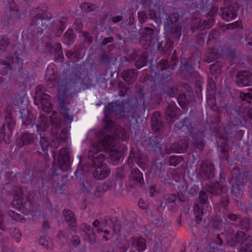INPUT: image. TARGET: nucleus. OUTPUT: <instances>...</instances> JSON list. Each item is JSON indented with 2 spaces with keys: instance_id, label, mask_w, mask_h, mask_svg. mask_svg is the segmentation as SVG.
Listing matches in <instances>:
<instances>
[{
  "instance_id": "f257e3e1",
  "label": "nucleus",
  "mask_w": 252,
  "mask_h": 252,
  "mask_svg": "<svg viewBox=\"0 0 252 252\" xmlns=\"http://www.w3.org/2000/svg\"><path fill=\"white\" fill-rule=\"evenodd\" d=\"M137 105L135 102L131 100L111 102L105 106L106 112L103 119L104 128L111 132L115 126V123L109 118V114L121 117H134L136 111Z\"/></svg>"
},
{
  "instance_id": "f03ea898",
  "label": "nucleus",
  "mask_w": 252,
  "mask_h": 252,
  "mask_svg": "<svg viewBox=\"0 0 252 252\" xmlns=\"http://www.w3.org/2000/svg\"><path fill=\"white\" fill-rule=\"evenodd\" d=\"M127 163L130 168L129 179L140 187L145 185L143 172L148 164L146 156L140 150L131 148Z\"/></svg>"
},
{
  "instance_id": "7ed1b4c3",
  "label": "nucleus",
  "mask_w": 252,
  "mask_h": 252,
  "mask_svg": "<svg viewBox=\"0 0 252 252\" xmlns=\"http://www.w3.org/2000/svg\"><path fill=\"white\" fill-rule=\"evenodd\" d=\"M115 140L111 135H106L102 141L94 142L90 146L88 154V163L92 168L105 164L106 152L110 151L114 145Z\"/></svg>"
},
{
  "instance_id": "20e7f679",
  "label": "nucleus",
  "mask_w": 252,
  "mask_h": 252,
  "mask_svg": "<svg viewBox=\"0 0 252 252\" xmlns=\"http://www.w3.org/2000/svg\"><path fill=\"white\" fill-rule=\"evenodd\" d=\"M161 10L162 15L165 16V20L163 24L165 32L179 40L182 35V30L179 14L174 12L168 15L164 7L159 6L157 8L158 12Z\"/></svg>"
},
{
  "instance_id": "39448f33",
  "label": "nucleus",
  "mask_w": 252,
  "mask_h": 252,
  "mask_svg": "<svg viewBox=\"0 0 252 252\" xmlns=\"http://www.w3.org/2000/svg\"><path fill=\"white\" fill-rule=\"evenodd\" d=\"M53 155L54 160H58V163L54 164L51 168L53 175H59L63 171H67L70 169V154L66 149L60 150L58 154L54 152Z\"/></svg>"
},
{
  "instance_id": "423d86ee",
  "label": "nucleus",
  "mask_w": 252,
  "mask_h": 252,
  "mask_svg": "<svg viewBox=\"0 0 252 252\" xmlns=\"http://www.w3.org/2000/svg\"><path fill=\"white\" fill-rule=\"evenodd\" d=\"M68 90L64 86L58 87V104L60 112L65 121L71 123L73 120L72 115L69 114V109L67 105L70 103V98L67 94Z\"/></svg>"
},
{
  "instance_id": "0eeeda50",
  "label": "nucleus",
  "mask_w": 252,
  "mask_h": 252,
  "mask_svg": "<svg viewBox=\"0 0 252 252\" xmlns=\"http://www.w3.org/2000/svg\"><path fill=\"white\" fill-rule=\"evenodd\" d=\"M148 52L143 49L134 50L129 55V57L126 58L127 62L135 61V66L137 69H140L145 66L148 63L151 64L154 60L152 56L148 57Z\"/></svg>"
},
{
  "instance_id": "6e6552de",
  "label": "nucleus",
  "mask_w": 252,
  "mask_h": 252,
  "mask_svg": "<svg viewBox=\"0 0 252 252\" xmlns=\"http://www.w3.org/2000/svg\"><path fill=\"white\" fill-rule=\"evenodd\" d=\"M5 120V123L0 128V143L3 141L5 144H9L11 141L13 129L15 125L11 112L7 113Z\"/></svg>"
},
{
  "instance_id": "1a4fd4ad",
  "label": "nucleus",
  "mask_w": 252,
  "mask_h": 252,
  "mask_svg": "<svg viewBox=\"0 0 252 252\" xmlns=\"http://www.w3.org/2000/svg\"><path fill=\"white\" fill-rule=\"evenodd\" d=\"M177 130L185 137L191 135L198 130V123L190 115L175 125Z\"/></svg>"
},
{
  "instance_id": "9d476101",
  "label": "nucleus",
  "mask_w": 252,
  "mask_h": 252,
  "mask_svg": "<svg viewBox=\"0 0 252 252\" xmlns=\"http://www.w3.org/2000/svg\"><path fill=\"white\" fill-rule=\"evenodd\" d=\"M217 94L207 93L206 102L207 105L210 109L215 112L216 114L214 116L215 122L213 123L209 122L210 128L214 131H218L219 128V122L220 121V111L219 107L216 105V96Z\"/></svg>"
},
{
  "instance_id": "9b49d317",
  "label": "nucleus",
  "mask_w": 252,
  "mask_h": 252,
  "mask_svg": "<svg viewBox=\"0 0 252 252\" xmlns=\"http://www.w3.org/2000/svg\"><path fill=\"white\" fill-rule=\"evenodd\" d=\"M52 17V14L50 12L43 10L32 17L30 25L35 26L42 31L43 28L47 26V22L50 21Z\"/></svg>"
},
{
  "instance_id": "f8f14e48",
  "label": "nucleus",
  "mask_w": 252,
  "mask_h": 252,
  "mask_svg": "<svg viewBox=\"0 0 252 252\" xmlns=\"http://www.w3.org/2000/svg\"><path fill=\"white\" fill-rule=\"evenodd\" d=\"M247 234L243 231L238 230L235 233L234 230L229 228L225 230V236L228 244L231 247H235L237 244L241 243L242 240L245 238Z\"/></svg>"
},
{
  "instance_id": "ddd939ff",
  "label": "nucleus",
  "mask_w": 252,
  "mask_h": 252,
  "mask_svg": "<svg viewBox=\"0 0 252 252\" xmlns=\"http://www.w3.org/2000/svg\"><path fill=\"white\" fill-rule=\"evenodd\" d=\"M199 203L195 204L194 207V212L196 218V222L200 223L202 220L204 214L203 205L208 203V196L206 192L201 191L199 195Z\"/></svg>"
},
{
  "instance_id": "4468645a",
  "label": "nucleus",
  "mask_w": 252,
  "mask_h": 252,
  "mask_svg": "<svg viewBox=\"0 0 252 252\" xmlns=\"http://www.w3.org/2000/svg\"><path fill=\"white\" fill-rule=\"evenodd\" d=\"M214 165L209 161H202L200 166L199 174L200 178L203 181L210 180L215 176Z\"/></svg>"
},
{
  "instance_id": "2eb2a0df",
  "label": "nucleus",
  "mask_w": 252,
  "mask_h": 252,
  "mask_svg": "<svg viewBox=\"0 0 252 252\" xmlns=\"http://www.w3.org/2000/svg\"><path fill=\"white\" fill-rule=\"evenodd\" d=\"M154 31L152 28L146 27L139 32L140 35L139 43L144 49H148L151 47Z\"/></svg>"
},
{
  "instance_id": "dca6fc26",
  "label": "nucleus",
  "mask_w": 252,
  "mask_h": 252,
  "mask_svg": "<svg viewBox=\"0 0 252 252\" xmlns=\"http://www.w3.org/2000/svg\"><path fill=\"white\" fill-rule=\"evenodd\" d=\"M174 48V42L171 38L168 37L164 40L158 42L157 49L159 54L165 57L168 56L171 53Z\"/></svg>"
},
{
  "instance_id": "f3484780",
  "label": "nucleus",
  "mask_w": 252,
  "mask_h": 252,
  "mask_svg": "<svg viewBox=\"0 0 252 252\" xmlns=\"http://www.w3.org/2000/svg\"><path fill=\"white\" fill-rule=\"evenodd\" d=\"M51 133L52 137V146L56 149L59 146L61 142L66 140L67 137L68 130L65 128L60 130H56L55 129H51Z\"/></svg>"
},
{
  "instance_id": "a211bd4d",
  "label": "nucleus",
  "mask_w": 252,
  "mask_h": 252,
  "mask_svg": "<svg viewBox=\"0 0 252 252\" xmlns=\"http://www.w3.org/2000/svg\"><path fill=\"white\" fill-rule=\"evenodd\" d=\"M236 84L240 87H247L252 85V75L248 70L241 71L236 76Z\"/></svg>"
},
{
  "instance_id": "6ab92c4d",
  "label": "nucleus",
  "mask_w": 252,
  "mask_h": 252,
  "mask_svg": "<svg viewBox=\"0 0 252 252\" xmlns=\"http://www.w3.org/2000/svg\"><path fill=\"white\" fill-rule=\"evenodd\" d=\"M151 126L153 130L156 133H161L164 127L163 118L159 112H155L151 119Z\"/></svg>"
},
{
  "instance_id": "aec40b11",
  "label": "nucleus",
  "mask_w": 252,
  "mask_h": 252,
  "mask_svg": "<svg viewBox=\"0 0 252 252\" xmlns=\"http://www.w3.org/2000/svg\"><path fill=\"white\" fill-rule=\"evenodd\" d=\"M34 103L36 105L41 104L42 110L47 114L52 110L53 105L51 103L50 96L46 93L41 94L38 99L37 96L34 97Z\"/></svg>"
},
{
  "instance_id": "412c9836",
  "label": "nucleus",
  "mask_w": 252,
  "mask_h": 252,
  "mask_svg": "<svg viewBox=\"0 0 252 252\" xmlns=\"http://www.w3.org/2000/svg\"><path fill=\"white\" fill-rule=\"evenodd\" d=\"M239 9V6L237 3H234L228 7L222 8L221 9L222 18L227 21L232 20L237 16Z\"/></svg>"
},
{
  "instance_id": "4be33fe9",
  "label": "nucleus",
  "mask_w": 252,
  "mask_h": 252,
  "mask_svg": "<svg viewBox=\"0 0 252 252\" xmlns=\"http://www.w3.org/2000/svg\"><path fill=\"white\" fill-rule=\"evenodd\" d=\"M92 171L93 177L96 180H103L107 178L110 174V169L105 163L94 167Z\"/></svg>"
},
{
  "instance_id": "5701e85b",
  "label": "nucleus",
  "mask_w": 252,
  "mask_h": 252,
  "mask_svg": "<svg viewBox=\"0 0 252 252\" xmlns=\"http://www.w3.org/2000/svg\"><path fill=\"white\" fill-rule=\"evenodd\" d=\"M146 142V147L148 151L153 152H161L162 149L159 137L153 134L148 137Z\"/></svg>"
},
{
  "instance_id": "b1692460",
  "label": "nucleus",
  "mask_w": 252,
  "mask_h": 252,
  "mask_svg": "<svg viewBox=\"0 0 252 252\" xmlns=\"http://www.w3.org/2000/svg\"><path fill=\"white\" fill-rule=\"evenodd\" d=\"M180 109L175 103L168 105L165 109V118L167 122L169 124L173 123Z\"/></svg>"
},
{
  "instance_id": "393cba45",
  "label": "nucleus",
  "mask_w": 252,
  "mask_h": 252,
  "mask_svg": "<svg viewBox=\"0 0 252 252\" xmlns=\"http://www.w3.org/2000/svg\"><path fill=\"white\" fill-rule=\"evenodd\" d=\"M232 176L234 183L244 185L249 176V173L238 167H235L232 171Z\"/></svg>"
},
{
  "instance_id": "a878e982",
  "label": "nucleus",
  "mask_w": 252,
  "mask_h": 252,
  "mask_svg": "<svg viewBox=\"0 0 252 252\" xmlns=\"http://www.w3.org/2000/svg\"><path fill=\"white\" fill-rule=\"evenodd\" d=\"M190 136L193 139L194 146L197 149L202 150L206 145L204 132L200 130H198L196 132L192 133Z\"/></svg>"
},
{
  "instance_id": "bb28decb",
  "label": "nucleus",
  "mask_w": 252,
  "mask_h": 252,
  "mask_svg": "<svg viewBox=\"0 0 252 252\" xmlns=\"http://www.w3.org/2000/svg\"><path fill=\"white\" fill-rule=\"evenodd\" d=\"M207 190L213 195H220L222 193H227L228 189L219 181H216L208 186Z\"/></svg>"
},
{
  "instance_id": "cd10ccee",
  "label": "nucleus",
  "mask_w": 252,
  "mask_h": 252,
  "mask_svg": "<svg viewBox=\"0 0 252 252\" xmlns=\"http://www.w3.org/2000/svg\"><path fill=\"white\" fill-rule=\"evenodd\" d=\"M189 147V142L187 139H182L172 143L173 149L176 153H182L187 152Z\"/></svg>"
},
{
  "instance_id": "c85d7f7f",
  "label": "nucleus",
  "mask_w": 252,
  "mask_h": 252,
  "mask_svg": "<svg viewBox=\"0 0 252 252\" xmlns=\"http://www.w3.org/2000/svg\"><path fill=\"white\" fill-rule=\"evenodd\" d=\"M21 122L22 125L29 126L32 123L33 115L32 112L28 109H23L20 111Z\"/></svg>"
},
{
  "instance_id": "c756f323",
  "label": "nucleus",
  "mask_w": 252,
  "mask_h": 252,
  "mask_svg": "<svg viewBox=\"0 0 252 252\" xmlns=\"http://www.w3.org/2000/svg\"><path fill=\"white\" fill-rule=\"evenodd\" d=\"M178 103L180 106L183 109H185L190 104L195 102V97H192V99L185 94H181L177 97Z\"/></svg>"
},
{
  "instance_id": "7c9ffc66",
  "label": "nucleus",
  "mask_w": 252,
  "mask_h": 252,
  "mask_svg": "<svg viewBox=\"0 0 252 252\" xmlns=\"http://www.w3.org/2000/svg\"><path fill=\"white\" fill-rule=\"evenodd\" d=\"M37 138L29 132L21 134L17 140L18 145L22 146L34 143Z\"/></svg>"
},
{
  "instance_id": "2f4dec72",
  "label": "nucleus",
  "mask_w": 252,
  "mask_h": 252,
  "mask_svg": "<svg viewBox=\"0 0 252 252\" xmlns=\"http://www.w3.org/2000/svg\"><path fill=\"white\" fill-rule=\"evenodd\" d=\"M131 246L135 248L138 252H141L146 249V240L141 237H132L131 238Z\"/></svg>"
},
{
  "instance_id": "473e14b6",
  "label": "nucleus",
  "mask_w": 252,
  "mask_h": 252,
  "mask_svg": "<svg viewBox=\"0 0 252 252\" xmlns=\"http://www.w3.org/2000/svg\"><path fill=\"white\" fill-rule=\"evenodd\" d=\"M123 79L128 84H130L134 82L137 77V70L133 68L124 70L121 74Z\"/></svg>"
},
{
  "instance_id": "72a5a7b5",
  "label": "nucleus",
  "mask_w": 252,
  "mask_h": 252,
  "mask_svg": "<svg viewBox=\"0 0 252 252\" xmlns=\"http://www.w3.org/2000/svg\"><path fill=\"white\" fill-rule=\"evenodd\" d=\"M67 18L65 15L60 16L58 21L55 22L56 24L55 34L60 36L65 29V25L67 23Z\"/></svg>"
},
{
  "instance_id": "f704fd0d",
  "label": "nucleus",
  "mask_w": 252,
  "mask_h": 252,
  "mask_svg": "<svg viewBox=\"0 0 252 252\" xmlns=\"http://www.w3.org/2000/svg\"><path fill=\"white\" fill-rule=\"evenodd\" d=\"M252 246V236L246 235L238 248V252H248Z\"/></svg>"
},
{
  "instance_id": "c9c22d12",
  "label": "nucleus",
  "mask_w": 252,
  "mask_h": 252,
  "mask_svg": "<svg viewBox=\"0 0 252 252\" xmlns=\"http://www.w3.org/2000/svg\"><path fill=\"white\" fill-rule=\"evenodd\" d=\"M244 185L233 183L230 188L231 193L233 195L237 200L242 197Z\"/></svg>"
},
{
  "instance_id": "e433bc0d",
  "label": "nucleus",
  "mask_w": 252,
  "mask_h": 252,
  "mask_svg": "<svg viewBox=\"0 0 252 252\" xmlns=\"http://www.w3.org/2000/svg\"><path fill=\"white\" fill-rule=\"evenodd\" d=\"M63 215L65 220L68 223V225L71 227H74L76 226V220L74 217L73 212L69 209H64L63 211Z\"/></svg>"
},
{
  "instance_id": "4c0bfd02",
  "label": "nucleus",
  "mask_w": 252,
  "mask_h": 252,
  "mask_svg": "<svg viewBox=\"0 0 252 252\" xmlns=\"http://www.w3.org/2000/svg\"><path fill=\"white\" fill-rule=\"evenodd\" d=\"M161 10L159 11L158 13L157 12L158 14L155 10L151 8H149L147 11V16L148 19L153 20L157 24H159L161 23V15H162V13H161Z\"/></svg>"
},
{
  "instance_id": "58836bf2",
  "label": "nucleus",
  "mask_w": 252,
  "mask_h": 252,
  "mask_svg": "<svg viewBox=\"0 0 252 252\" xmlns=\"http://www.w3.org/2000/svg\"><path fill=\"white\" fill-rule=\"evenodd\" d=\"M163 94L170 97L176 96L178 93V88L176 85L164 86L162 89Z\"/></svg>"
},
{
  "instance_id": "ea45409f",
  "label": "nucleus",
  "mask_w": 252,
  "mask_h": 252,
  "mask_svg": "<svg viewBox=\"0 0 252 252\" xmlns=\"http://www.w3.org/2000/svg\"><path fill=\"white\" fill-rule=\"evenodd\" d=\"M106 154L109 155L108 159L109 162L112 163L113 164H117L119 161L120 160V158L123 156V153L120 151H110V152Z\"/></svg>"
},
{
  "instance_id": "a19ab883",
  "label": "nucleus",
  "mask_w": 252,
  "mask_h": 252,
  "mask_svg": "<svg viewBox=\"0 0 252 252\" xmlns=\"http://www.w3.org/2000/svg\"><path fill=\"white\" fill-rule=\"evenodd\" d=\"M115 136L119 139L126 141L129 139V134L122 127H117L115 130Z\"/></svg>"
},
{
  "instance_id": "79ce46f5",
  "label": "nucleus",
  "mask_w": 252,
  "mask_h": 252,
  "mask_svg": "<svg viewBox=\"0 0 252 252\" xmlns=\"http://www.w3.org/2000/svg\"><path fill=\"white\" fill-rule=\"evenodd\" d=\"M75 37V34L73 30L69 29L64 34L63 42L66 45H71L74 42Z\"/></svg>"
},
{
  "instance_id": "37998d69",
  "label": "nucleus",
  "mask_w": 252,
  "mask_h": 252,
  "mask_svg": "<svg viewBox=\"0 0 252 252\" xmlns=\"http://www.w3.org/2000/svg\"><path fill=\"white\" fill-rule=\"evenodd\" d=\"M46 47L51 54H56L58 53L62 55V46L59 43H55L54 45L50 43L46 44Z\"/></svg>"
},
{
  "instance_id": "c03bdc74",
  "label": "nucleus",
  "mask_w": 252,
  "mask_h": 252,
  "mask_svg": "<svg viewBox=\"0 0 252 252\" xmlns=\"http://www.w3.org/2000/svg\"><path fill=\"white\" fill-rule=\"evenodd\" d=\"M81 76V69L80 68H75L70 75L71 81H72L74 84L78 83L82 78Z\"/></svg>"
},
{
  "instance_id": "a18cd8bd",
  "label": "nucleus",
  "mask_w": 252,
  "mask_h": 252,
  "mask_svg": "<svg viewBox=\"0 0 252 252\" xmlns=\"http://www.w3.org/2000/svg\"><path fill=\"white\" fill-rule=\"evenodd\" d=\"M214 78L208 77L207 81V93L216 94V83Z\"/></svg>"
},
{
  "instance_id": "49530a36",
  "label": "nucleus",
  "mask_w": 252,
  "mask_h": 252,
  "mask_svg": "<svg viewBox=\"0 0 252 252\" xmlns=\"http://www.w3.org/2000/svg\"><path fill=\"white\" fill-rule=\"evenodd\" d=\"M176 196L178 200L182 203H189V196L187 194V189L183 190H180L177 193Z\"/></svg>"
},
{
  "instance_id": "de8ad7c7",
  "label": "nucleus",
  "mask_w": 252,
  "mask_h": 252,
  "mask_svg": "<svg viewBox=\"0 0 252 252\" xmlns=\"http://www.w3.org/2000/svg\"><path fill=\"white\" fill-rule=\"evenodd\" d=\"M99 58V63L101 64V65H104L106 66H108L110 65L112 60V57L105 53H103L100 55Z\"/></svg>"
},
{
  "instance_id": "09e8293b",
  "label": "nucleus",
  "mask_w": 252,
  "mask_h": 252,
  "mask_svg": "<svg viewBox=\"0 0 252 252\" xmlns=\"http://www.w3.org/2000/svg\"><path fill=\"white\" fill-rule=\"evenodd\" d=\"M241 228L245 231H248L250 228V219L248 217H240L239 219Z\"/></svg>"
},
{
  "instance_id": "8fccbe9b",
  "label": "nucleus",
  "mask_w": 252,
  "mask_h": 252,
  "mask_svg": "<svg viewBox=\"0 0 252 252\" xmlns=\"http://www.w3.org/2000/svg\"><path fill=\"white\" fill-rule=\"evenodd\" d=\"M127 14L128 16V19L123 21L121 23V27L123 28H126L128 26H131L134 22L133 13L130 11H127Z\"/></svg>"
},
{
  "instance_id": "3c124183",
  "label": "nucleus",
  "mask_w": 252,
  "mask_h": 252,
  "mask_svg": "<svg viewBox=\"0 0 252 252\" xmlns=\"http://www.w3.org/2000/svg\"><path fill=\"white\" fill-rule=\"evenodd\" d=\"M36 32L34 30L29 28L23 32L22 35L23 38L31 40L36 37Z\"/></svg>"
},
{
  "instance_id": "603ef678",
  "label": "nucleus",
  "mask_w": 252,
  "mask_h": 252,
  "mask_svg": "<svg viewBox=\"0 0 252 252\" xmlns=\"http://www.w3.org/2000/svg\"><path fill=\"white\" fill-rule=\"evenodd\" d=\"M212 225L213 228L215 230L220 229L223 224L222 219L219 216L214 217L212 220Z\"/></svg>"
},
{
  "instance_id": "864d4df0",
  "label": "nucleus",
  "mask_w": 252,
  "mask_h": 252,
  "mask_svg": "<svg viewBox=\"0 0 252 252\" xmlns=\"http://www.w3.org/2000/svg\"><path fill=\"white\" fill-rule=\"evenodd\" d=\"M210 72L212 76L210 77L214 78L215 80H217L218 77V74L220 73V68L218 64H212L209 67Z\"/></svg>"
},
{
  "instance_id": "5fc2aeb1",
  "label": "nucleus",
  "mask_w": 252,
  "mask_h": 252,
  "mask_svg": "<svg viewBox=\"0 0 252 252\" xmlns=\"http://www.w3.org/2000/svg\"><path fill=\"white\" fill-rule=\"evenodd\" d=\"M218 57V54L216 52L209 50L205 54V60L207 63H211L217 59Z\"/></svg>"
},
{
  "instance_id": "6e6d98bb",
  "label": "nucleus",
  "mask_w": 252,
  "mask_h": 252,
  "mask_svg": "<svg viewBox=\"0 0 252 252\" xmlns=\"http://www.w3.org/2000/svg\"><path fill=\"white\" fill-rule=\"evenodd\" d=\"M51 124L52 125V127L51 129H56V130H60V128L61 127L62 125V121L61 120L54 117L52 115L50 116Z\"/></svg>"
},
{
  "instance_id": "4d7b16f0",
  "label": "nucleus",
  "mask_w": 252,
  "mask_h": 252,
  "mask_svg": "<svg viewBox=\"0 0 252 252\" xmlns=\"http://www.w3.org/2000/svg\"><path fill=\"white\" fill-rule=\"evenodd\" d=\"M40 135L39 146L40 147L41 150L42 152H43L44 153H46V152L48 150L49 142L47 141V138L46 137L42 136L41 134ZM37 146L38 147V145H37Z\"/></svg>"
},
{
  "instance_id": "13d9d810",
  "label": "nucleus",
  "mask_w": 252,
  "mask_h": 252,
  "mask_svg": "<svg viewBox=\"0 0 252 252\" xmlns=\"http://www.w3.org/2000/svg\"><path fill=\"white\" fill-rule=\"evenodd\" d=\"M108 188L109 186L105 184L97 187L94 192V196L96 197H100L108 189Z\"/></svg>"
},
{
  "instance_id": "bf43d9fd",
  "label": "nucleus",
  "mask_w": 252,
  "mask_h": 252,
  "mask_svg": "<svg viewBox=\"0 0 252 252\" xmlns=\"http://www.w3.org/2000/svg\"><path fill=\"white\" fill-rule=\"evenodd\" d=\"M157 67L158 71L165 70L170 68V64L167 60L162 59L157 63Z\"/></svg>"
},
{
  "instance_id": "052dcab7",
  "label": "nucleus",
  "mask_w": 252,
  "mask_h": 252,
  "mask_svg": "<svg viewBox=\"0 0 252 252\" xmlns=\"http://www.w3.org/2000/svg\"><path fill=\"white\" fill-rule=\"evenodd\" d=\"M183 160V158L181 156H171L169 158V165L171 166H176Z\"/></svg>"
},
{
  "instance_id": "680f3d73",
  "label": "nucleus",
  "mask_w": 252,
  "mask_h": 252,
  "mask_svg": "<svg viewBox=\"0 0 252 252\" xmlns=\"http://www.w3.org/2000/svg\"><path fill=\"white\" fill-rule=\"evenodd\" d=\"M84 239L86 241L92 244H94L96 241L95 234L94 231L90 232V233H86L84 235Z\"/></svg>"
},
{
  "instance_id": "e2e57ef3",
  "label": "nucleus",
  "mask_w": 252,
  "mask_h": 252,
  "mask_svg": "<svg viewBox=\"0 0 252 252\" xmlns=\"http://www.w3.org/2000/svg\"><path fill=\"white\" fill-rule=\"evenodd\" d=\"M22 191L20 188H19L16 191L15 196V199L12 203H11V205H14V202L18 204H23V200L22 199Z\"/></svg>"
},
{
  "instance_id": "0e129e2a",
  "label": "nucleus",
  "mask_w": 252,
  "mask_h": 252,
  "mask_svg": "<svg viewBox=\"0 0 252 252\" xmlns=\"http://www.w3.org/2000/svg\"><path fill=\"white\" fill-rule=\"evenodd\" d=\"M159 74L161 76V81H169L172 79L171 72L167 69L159 71Z\"/></svg>"
},
{
  "instance_id": "69168bd1",
  "label": "nucleus",
  "mask_w": 252,
  "mask_h": 252,
  "mask_svg": "<svg viewBox=\"0 0 252 252\" xmlns=\"http://www.w3.org/2000/svg\"><path fill=\"white\" fill-rule=\"evenodd\" d=\"M92 86V82L89 80L88 77L85 76L81 80V86L83 90L87 89Z\"/></svg>"
},
{
  "instance_id": "338daca9",
  "label": "nucleus",
  "mask_w": 252,
  "mask_h": 252,
  "mask_svg": "<svg viewBox=\"0 0 252 252\" xmlns=\"http://www.w3.org/2000/svg\"><path fill=\"white\" fill-rule=\"evenodd\" d=\"M219 36L220 32L216 29H213L210 32L208 35V38L207 41V43L208 44H209V42L212 39H217Z\"/></svg>"
},
{
  "instance_id": "774afa93",
  "label": "nucleus",
  "mask_w": 252,
  "mask_h": 252,
  "mask_svg": "<svg viewBox=\"0 0 252 252\" xmlns=\"http://www.w3.org/2000/svg\"><path fill=\"white\" fill-rule=\"evenodd\" d=\"M165 248L161 243L155 242L153 247V252H164Z\"/></svg>"
}]
</instances>
